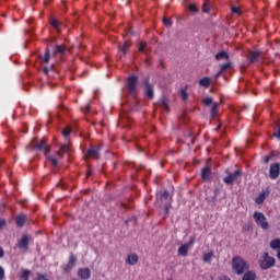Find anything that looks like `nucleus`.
<instances>
[{
  "mask_svg": "<svg viewBox=\"0 0 280 280\" xmlns=\"http://www.w3.org/2000/svg\"><path fill=\"white\" fill-rule=\"evenodd\" d=\"M158 106H160V108H163L167 113L170 110V101L167 100V97L163 96L160 102H158Z\"/></svg>",
  "mask_w": 280,
  "mask_h": 280,
  "instance_id": "obj_17",
  "label": "nucleus"
},
{
  "mask_svg": "<svg viewBox=\"0 0 280 280\" xmlns=\"http://www.w3.org/2000/svg\"><path fill=\"white\" fill-rule=\"evenodd\" d=\"M78 277L82 280L91 279V269L89 268H80L78 270Z\"/></svg>",
  "mask_w": 280,
  "mask_h": 280,
  "instance_id": "obj_14",
  "label": "nucleus"
},
{
  "mask_svg": "<svg viewBox=\"0 0 280 280\" xmlns=\"http://www.w3.org/2000/svg\"><path fill=\"white\" fill-rule=\"evenodd\" d=\"M219 128H220V125L217 127V130H219Z\"/></svg>",
  "mask_w": 280,
  "mask_h": 280,
  "instance_id": "obj_60",
  "label": "nucleus"
},
{
  "mask_svg": "<svg viewBox=\"0 0 280 280\" xmlns=\"http://www.w3.org/2000/svg\"><path fill=\"white\" fill-rule=\"evenodd\" d=\"M50 162L52 165H58V160H56V158H50Z\"/></svg>",
  "mask_w": 280,
  "mask_h": 280,
  "instance_id": "obj_46",
  "label": "nucleus"
},
{
  "mask_svg": "<svg viewBox=\"0 0 280 280\" xmlns=\"http://www.w3.org/2000/svg\"><path fill=\"white\" fill-rule=\"evenodd\" d=\"M170 209H172V203L164 205V213L165 215H170Z\"/></svg>",
  "mask_w": 280,
  "mask_h": 280,
  "instance_id": "obj_38",
  "label": "nucleus"
},
{
  "mask_svg": "<svg viewBox=\"0 0 280 280\" xmlns=\"http://www.w3.org/2000/svg\"><path fill=\"white\" fill-rule=\"evenodd\" d=\"M270 248H272V250L280 249V238H275L273 241H271Z\"/></svg>",
  "mask_w": 280,
  "mask_h": 280,
  "instance_id": "obj_25",
  "label": "nucleus"
},
{
  "mask_svg": "<svg viewBox=\"0 0 280 280\" xmlns=\"http://www.w3.org/2000/svg\"><path fill=\"white\" fill-rule=\"evenodd\" d=\"M50 25H52V27H55V30H58V27H60V22H58V20L54 19L50 22Z\"/></svg>",
  "mask_w": 280,
  "mask_h": 280,
  "instance_id": "obj_39",
  "label": "nucleus"
},
{
  "mask_svg": "<svg viewBox=\"0 0 280 280\" xmlns=\"http://www.w3.org/2000/svg\"><path fill=\"white\" fill-rule=\"evenodd\" d=\"M201 178L203 180H209V178H211V167L206 166L201 170Z\"/></svg>",
  "mask_w": 280,
  "mask_h": 280,
  "instance_id": "obj_20",
  "label": "nucleus"
},
{
  "mask_svg": "<svg viewBox=\"0 0 280 280\" xmlns=\"http://www.w3.org/2000/svg\"><path fill=\"white\" fill-rule=\"evenodd\" d=\"M241 176L242 168H237L236 171L229 173L228 176L223 178V183H225V185H233Z\"/></svg>",
  "mask_w": 280,
  "mask_h": 280,
  "instance_id": "obj_7",
  "label": "nucleus"
},
{
  "mask_svg": "<svg viewBox=\"0 0 280 280\" xmlns=\"http://www.w3.org/2000/svg\"><path fill=\"white\" fill-rule=\"evenodd\" d=\"M5 279V269H3V267L0 266V280Z\"/></svg>",
  "mask_w": 280,
  "mask_h": 280,
  "instance_id": "obj_41",
  "label": "nucleus"
},
{
  "mask_svg": "<svg viewBox=\"0 0 280 280\" xmlns=\"http://www.w3.org/2000/svg\"><path fill=\"white\" fill-rule=\"evenodd\" d=\"M145 49H148V44L141 42L139 45V51H141V54H145Z\"/></svg>",
  "mask_w": 280,
  "mask_h": 280,
  "instance_id": "obj_34",
  "label": "nucleus"
},
{
  "mask_svg": "<svg viewBox=\"0 0 280 280\" xmlns=\"http://www.w3.org/2000/svg\"><path fill=\"white\" fill-rule=\"evenodd\" d=\"M188 10H189V12H191V14H198V12H199L198 5H196V4H188Z\"/></svg>",
  "mask_w": 280,
  "mask_h": 280,
  "instance_id": "obj_32",
  "label": "nucleus"
},
{
  "mask_svg": "<svg viewBox=\"0 0 280 280\" xmlns=\"http://www.w3.org/2000/svg\"><path fill=\"white\" fill-rule=\"evenodd\" d=\"M259 58H261V51H259V50L249 51V54L247 55V60H248L249 65L258 62Z\"/></svg>",
  "mask_w": 280,
  "mask_h": 280,
  "instance_id": "obj_12",
  "label": "nucleus"
},
{
  "mask_svg": "<svg viewBox=\"0 0 280 280\" xmlns=\"http://www.w3.org/2000/svg\"><path fill=\"white\" fill-rule=\"evenodd\" d=\"M279 176H280V163L277 162V163L270 164L269 178H271V180H277Z\"/></svg>",
  "mask_w": 280,
  "mask_h": 280,
  "instance_id": "obj_9",
  "label": "nucleus"
},
{
  "mask_svg": "<svg viewBox=\"0 0 280 280\" xmlns=\"http://www.w3.org/2000/svg\"><path fill=\"white\" fill-rule=\"evenodd\" d=\"M138 262H139V256L135 253L129 254L126 258V264H128V266H137Z\"/></svg>",
  "mask_w": 280,
  "mask_h": 280,
  "instance_id": "obj_16",
  "label": "nucleus"
},
{
  "mask_svg": "<svg viewBox=\"0 0 280 280\" xmlns=\"http://www.w3.org/2000/svg\"><path fill=\"white\" fill-rule=\"evenodd\" d=\"M5 255V252H3V247H0V259L3 258Z\"/></svg>",
  "mask_w": 280,
  "mask_h": 280,
  "instance_id": "obj_49",
  "label": "nucleus"
},
{
  "mask_svg": "<svg viewBox=\"0 0 280 280\" xmlns=\"http://www.w3.org/2000/svg\"><path fill=\"white\" fill-rule=\"evenodd\" d=\"M69 135H71V127H67L62 130V137H65V139H68Z\"/></svg>",
  "mask_w": 280,
  "mask_h": 280,
  "instance_id": "obj_35",
  "label": "nucleus"
},
{
  "mask_svg": "<svg viewBox=\"0 0 280 280\" xmlns=\"http://www.w3.org/2000/svg\"><path fill=\"white\" fill-rule=\"evenodd\" d=\"M267 197H268V194H266V192H260V194L255 198L256 205H264V200H266Z\"/></svg>",
  "mask_w": 280,
  "mask_h": 280,
  "instance_id": "obj_22",
  "label": "nucleus"
},
{
  "mask_svg": "<svg viewBox=\"0 0 280 280\" xmlns=\"http://www.w3.org/2000/svg\"><path fill=\"white\" fill-rule=\"evenodd\" d=\"M194 242H196V238L195 237H190L189 238V242L182 245L179 248H178V255H180L182 257H187L188 253H189V248H191L194 246Z\"/></svg>",
  "mask_w": 280,
  "mask_h": 280,
  "instance_id": "obj_8",
  "label": "nucleus"
},
{
  "mask_svg": "<svg viewBox=\"0 0 280 280\" xmlns=\"http://www.w3.org/2000/svg\"><path fill=\"white\" fill-rule=\"evenodd\" d=\"M273 137H276L277 139H280V125L278 130L273 133Z\"/></svg>",
  "mask_w": 280,
  "mask_h": 280,
  "instance_id": "obj_45",
  "label": "nucleus"
},
{
  "mask_svg": "<svg viewBox=\"0 0 280 280\" xmlns=\"http://www.w3.org/2000/svg\"><path fill=\"white\" fill-rule=\"evenodd\" d=\"M218 106H220V104L213 103V105L211 107V118L212 119H215V115H218Z\"/></svg>",
  "mask_w": 280,
  "mask_h": 280,
  "instance_id": "obj_29",
  "label": "nucleus"
},
{
  "mask_svg": "<svg viewBox=\"0 0 280 280\" xmlns=\"http://www.w3.org/2000/svg\"><path fill=\"white\" fill-rule=\"evenodd\" d=\"M254 220L258 226H260L264 231H268L270 229V224L266 220V215L261 212H254Z\"/></svg>",
  "mask_w": 280,
  "mask_h": 280,
  "instance_id": "obj_6",
  "label": "nucleus"
},
{
  "mask_svg": "<svg viewBox=\"0 0 280 280\" xmlns=\"http://www.w3.org/2000/svg\"><path fill=\"white\" fill-rule=\"evenodd\" d=\"M139 86V77L137 74H131L127 78V88L129 95H135L137 93V88Z\"/></svg>",
  "mask_w": 280,
  "mask_h": 280,
  "instance_id": "obj_5",
  "label": "nucleus"
},
{
  "mask_svg": "<svg viewBox=\"0 0 280 280\" xmlns=\"http://www.w3.org/2000/svg\"><path fill=\"white\" fill-rule=\"evenodd\" d=\"M250 229H253V225H247V231H250Z\"/></svg>",
  "mask_w": 280,
  "mask_h": 280,
  "instance_id": "obj_55",
  "label": "nucleus"
},
{
  "mask_svg": "<svg viewBox=\"0 0 280 280\" xmlns=\"http://www.w3.org/2000/svg\"><path fill=\"white\" fill-rule=\"evenodd\" d=\"M77 262H78V258L73 254H71L69 261L65 268V272H71V269H73L75 267Z\"/></svg>",
  "mask_w": 280,
  "mask_h": 280,
  "instance_id": "obj_13",
  "label": "nucleus"
},
{
  "mask_svg": "<svg viewBox=\"0 0 280 280\" xmlns=\"http://www.w3.org/2000/svg\"><path fill=\"white\" fill-rule=\"evenodd\" d=\"M130 222H137V219H131Z\"/></svg>",
  "mask_w": 280,
  "mask_h": 280,
  "instance_id": "obj_57",
  "label": "nucleus"
},
{
  "mask_svg": "<svg viewBox=\"0 0 280 280\" xmlns=\"http://www.w3.org/2000/svg\"><path fill=\"white\" fill-rule=\"evenodd\" d=\"M118 50L121 51L124 54V56H126V54H128V51L130 50V45H128L127 42H125L122 46H121V44H119Z\"/></svg>",
  "mask_w": 280,
  "mask_h": 280,
  "instance_id": "obj_23",
  "label": "nucleus"
},
{
  "mask_svg": "<svg viewBox=\"0 0 280 280\" xmlns=\"http://www.w3.org/2000/svg\"><path fill=\"white\" fill-rule=\"evenodd\" d=\"M233 67V62L228 61L226 63L221 65V69L219 70L221 73H224V71H229Z\"/></svg>",
  "mask_w": 280,
  "mask_h": 280,
  "instance_id": "obj_26",
  "label": "nucleus"
},
{
  "mask_svg": "<svg viewBox=\"0 0 280 280\" xmlns=\"http://www.w3.org/2000/svg\"><path fill=\"white\" fill-rule=\"evenodd\" d=\"M219 75H222L221 70H219V72L217 74H214V80H218Z\"/></svg>",
  "mask_w": 280,
  "mask_h": 280,
  "instance_id": "obj_52",
  "label": "nucleus"
},
{
  "mask_svg": "<svg viewBox=\"0 0 280 280\" xmlns=\"http://www.w3.org/2000/svg\"><path fill=\"white\" fill-rule=\"evenodd\" d=\"M211 10V3H209V0H203L202 4V12L207 13Z\"/></svg>",
  "mask_w": 280,
  "mask_h": 280,
  "instance_id": "obj_30",
  "label": "nucleus"
},
{
  "mask_svg": "<svg viewBox=\"0 0 280 280\" xmlns=\"http://www.w3.org/2000/svg\"><path fill=\"white\" fill-rule=\"evenodd\" d=\"M168 154H174V151H168Z\"/></svg>",
  "mask_w": 280,
  "mask_h": 280,
  "instance_id": "obj_59",
  "label": "nucleus"
},
{
  "mask_svg": "<svg viewBox=\"0 0 280 280\" xmlns=\"http://www.w3.org/2000/svg\"><path fill=\"white\" fill-rule=\"evenodd\" d=\"M202 259L205 264H211V259H213V252L205 254Z\"/></svg>",
  "mask_w": 280,
  "mask_h": 280,
  "instance_id": "obj_27",
  "label": "nucleus"
},
{
  "mask_svg": "<svg viewBox=\"0 0 280 280\" xmlns=\"http://www.w3.org/2000/svg\"><path fill=\"white\" fill-rule=\"evenodd\" d=\"M257 279V275L255 271H246L243 276V280H255Z\"/></svg>",
  "mask_w": 280,
  "mask_h": 280,
  "instance_id": "obj_24",
  "label": "nucleus"
},
{
  "mask_svg": "<svg viewBox=\"0 0 280 280\" xmlns=\"http://www.w3.org/2000/svg\"><path fill=\"white\" fill-rule=\"evenodd\" d=\"M49 58H51V52L49 51V48H46L43 62H45V65L49 63Z\"/></svg>",
  "mask_w": 280,
  "mask_h": 280,
  "instance_id": "obj_31",
  "label": "nucleus"
},
{
  "mask_svg": "<svg viewBox=\"0 0 280 280\" xmlns=\"http://www.w3.org/2000/svg\"><path fill=\"white\" fill-rule=\"evenodd\" d=\"M209 84H211V79H209L207 77L199 80V85L205 86V89H207V86H209Z\"/></svg>",
  "mask_w": 280,
  "mask_h": 280,
  "instance_id": "obj_28",
  "label": "nucleus"
},
{
  "mask_svg": "<svg viewBox=\"0 0 280 280\" xmlns=\"http://www.w3.org/2000/svg\"><path fill=\"white\" fill-rule=\"evenodd\" d=\"M172 202H173V198L170 195V191L164 190L162 194L158 196V199L155 201V207H158V209H161L163 205H172Z\"/></svg>",
  "mask_w": 280,
  "mask_h": 280,
  "instance_id": "obj_4",
  "label": "nucleus"
},
{
  "mask_svg": "<svg viewBox=\"0 0 280 280\" xmlns=\"http://www.w3.org/2000/svg\"><path fill=\"white\" fill-rule=\"evenodd\" d=\"M232 268L236 275H244V272L248 271V262L244 260L241 256H235L232 259Z\"/></svg>",
  "mask_w": 280,
  "mask_h": 280,
  "instance_id": "obj_1",
  "label": "nucleus"
},
{
  "mask_svg": "<svg viewBox=\"0 0 280 280\" xmlns=\"http://www.w3.org/2000/svg\"><path fill=\"white\" fill-rule=\"evenodd\" d=\"M144 94L147 95V97H149V100H153L154 98V86H152V84L150 83V79H145L144 80Z\"/></svg>",
  "mask_w": 280,
  "mask_h": 280,
  "instance_id": "obj_10",
  "label": "nucleus"
},
{
  "mask_svg": "<svg viewBox=\"0 0 280 280\" xmlns=\"http://www.w3.org/2000/svg\"><path fill=\"white\" fill-rule=\"evenodd\" d=\"M277 257L280 260V250H278Z\"/></svg>",
  "mask_w": 280,
  "mask_h": 280,
  "instance_id": "obj_56",
  "label": "nucleus"
},
{
  "mask_svg": "<svg viewBox=\"0 0 280 280\" xmlns=\"http://www.w3.org/2000/svg\"><path fill=\"white\" fill-rule=\"evenodd\" d=\"M43 71H44L45 75H48V74H49V68L44 67Z\"/></svg>",
  "mask_w": 280,
  "mask_h": 280,
  "instance_id": "obj_50",
  "label": "nucleus"
},
{
  "mask_svg": "<svg viewBox=\"0 0 280 280\" xmlns=\"http://www.w3.org/2000/svg\"><path fill=\"white\" fill-rule=\"evenodd\" d=\"M93 174V171L90 168H88V172H86V178H89V176H91Z\"/></svg>",
  "mask_w": 280,
  "mask_h": 280,
  "instance_id": "obj_47",
  "label": "nucleus"
},
{
  "mask_svg": "<svg viewBox=\"0 0 280 280\" xmlns=\"http://www.w3.org/2000/svg\"><path fill=\"white\" fill-rule=\"evenodd\" d=\"M60 151L61 152H68L69 151V144H67V143L62 144L61 148H60Z\"/></svg>",
  "mask_w": 280,
  "mask_h": 280,
  "instance_id": "obj_43",
  "label": "nucleus"
},
{
  "mask_svg": "<svg viewBox=\"0 0 280 280\" xmlns=\"http://www.w3.org/2000/svg\"><path fill=\"white\" fill-rule=\"evenodd\" d=\"M180 97L184 102H187V100H189V94H187V90L186 89H182L180 90Z\"/></svg>",
  "mask_w": 280,
  "mask_h": 280,
  "instance_id": "obj_33",
  "label": "nucleus"
},
{
  "mask_svg": "<svg viewBox=\"0 0 280 280\" xmlns=\"http://www.w3.org/2000/svg\"><path fill=\"white\" fill-rule=\"evenodd\" d=\"M269 162H270V158H266L265 163H269Z\"/></svg>",
  "mask_w": 280,
  "mask_h": 280,
  "instance_id": "obj_54",
  "label": "nucleus"
},
{
  "mask_svg": "<svg viewBox=\"0 0 280 280\" xmlns=\"http://www.w3.org/2000/svg\"><path fill=\"white\" fill-rule=\"evenodd\" d=\"M39 58H43V56H42V55H39Z\"/></svg>",
  "mask_w": 280,
  "mask_h": 280,
  "instance_id": "obj_61",
  "label": "nucleus"
},
{
  "mask_svg": "<svg viewBox=\"0 0 280 280\" xmlns=\"http://www.w3.org/2000/svg\"><path fill=\"white\" fill-rule=\"evenodd\" d=\"M122 207H125V208H126V205H122Z\"/></svg>",
  "mask_w": 280,
  "mask_h": 280,
  "instance_id": "obj_62",
  "label": "nucleus"
},
{
  "mask_svg": "<svg viewBox=\"0 0 280 280\" xmlns=\"http://www.w3.org/2000/svg\"><path fill=\"white\" fill-rule=\"evenodd\" d=\"M202 104H205V106H211L213 104V98L206 97L203 98Z\"/></svg>",
  "mask_w": 280,
  "mask_h": 280,
  "instance_id": "obj_37",
  "label": "nucleus"
},
{
  "mask_svg": "<svg viewBox=\"0 0 280 280\" xmlns=\"http://www.w3.org/2000/svg\"><path fill=\"white\" fill-rule=\"evenodd\" d=\"M219 280H231V278H229L228 276H221Z\"/></svg>",
  "mask_w": 280,
  "mask_h": 280,
  "instance_id": "obj_51",
  "label": "nucleus"
},
{
  "mask_svg": "<svg viewBox=\"0 0 280 280\" xmlns=\"http://www.w3.org/2000/svg\"><path fill=\"white\" fill-rule=\"evenodd\" d=\"M30 275H31V271L25 269L22 275H21V279H24V280H30Z\"/></svg>",
  "mask_w": 280,
  "mask_h": 280,
  "instance_id": "obj_36",
  "label": "nucleus"
},
{
  "mask_svg": "<svg viewBox=\"0 0 280 280\" xmlns=\"http://www.w3.org/2000/svg\"><path fill=\"white\" fill-rule=\"evenodd\" d=\"M145 65L150 67V59H145Z\"/></svg>",
  "mask_w": 280,
  "mask_h": 280,
  "instance_id": "obj_53",
  "label": "nucleus"
},
{
  "mask_svg": "<svg viewBox=\"0 0 280 280\" xmlns=\"http://www.w3.org/2000/svg\"><path fill=\"white\" fill-rule=\"evenodd\" d=\"M275 264H277L275 257L270 256L268 252H265L262 254V260L260 261L259 265L261 270H270V268H275Z\"/></svg>",
  "mask_w": 280,
  "mask_h": 280,
  "instance_id": "obj_3",
  "label": "nucleus"
},
{
  "mask_svg": "<svg viewBox=\"0 0 280 280\" xmlns=\"http://www.w3.org/2000/svg\"><path fill=\"white\" fill-rule=\"evenodd\" d=\"M25 222H27V215H25V214H19L15 218L16 226H19L20 229L25 226Z\"/></svg>",
  "mask_w": 280,
  "mask_h": 280,
  "instance_id": "obj_18",
  "label": "nucleus"
},
{
  "mask_svg": "<svg viewBox=\"0 0 280 280\" xmlns=\"http://www.w3.org/2000/svg\"><path fill=\"white\" fill-rule=\"evenodd\" d=\"M100 147H93L91 145L90 149L88 150V156L91 159H100Z\"/></svg>",
  "mask_w": 280,
  "mask_h": 280,
  "instance_id": "obj_15",
  "label": "nucleus"
},
{
  "mask_svg": "<svg viewBox=\"0 0 280 280\" xmlns=\"http://www.w3.org/2000/svg\"><path fill=\"white\" fill-rule=\"evenodd\" d=\"M36 141H38V138H34L32 142L26 147V150H39L40 152H45L46 155L49 154V152H51V148L47 147L45 140H42L39 143L34 145Z\"/></svg>",
  "mask_w": 280,
  "mask_h": 280,
  "instance_id": "obj_2",
  "label": "nucleus"
},
{
  "mask_svg": "<svg viewBox=\"0 0 280 280\" xmlns=\"http://www.w3.org/2000/svg\"><path fill=\"white\" fill-rule=\"evenodd\" d=\"M163 24L165 25V27H170L172 25V20L163 18Z\"/></svg>",
  "mask_w": 280,
  "mask_h": 280,
  "instance_id": "obj_40",
  "label": "nucleus"
},
{
  "mask_svg": "<svg viewBox=\"0 0 280 280\" xmlns=\"http://www.w3.org/2000/svg\"><path fill=\"white\" fill-rule=\"evenodd\" d=\"M81 110L84 113V115H86V113H89V112L91 110V105L88 104V105L85 106V108L82 107Z\"/></svg>",
  "mask_w": 280,
  "mask_h": 280,
  "instance_id": "obj_42",
  "label": "nucleus"
},
{
  "mask_svg": "<svg viewBox=\"0 0 280 280\" xmlns=\"http://www.w3.org/2000/svg\"><path fill=\"white\" fill-rule=\"evenodd\" d=\"M231 10H232L233 14H240V9L238 8L232 7Z\"/></svg>",
  "mask_w": 280,
  "mask_h": 280,
  "instance_id": "obj_44",
  "label": "nucleus"
},
{
  "mask_svg": "<svg viewBox=\"0 0 280 280\" xmlns=\"http://www.w3.org/2000/svg\"><path fill=\"white\" fill-rule=\"evenodd\" d=\"M5 226V220H0V231Z\"/></svg>",
  "mask_w": 280,
  "mask_h": 280,
  "instance_id": "obj_48",
  "label": "nucleus"
},
{
  "mask_svg": "<svg viewBox=\"0 0 280 280\" xmlns=\"http://www.w3.org/2000/svg\"><path fill=\"white\" fill-rule=\"evenodd\" d=\"M18 248L21 250H27L30 248V235L24 234L22 238L18 242Z\"/></svg>",
  "mask_w": 280,
  "mask_h": 280,
  "instance_id": "obj_11",
  "label": "nucleus"
},
{
  "mask_svg": "<svg viewBox=\"0 0 280 280\" xmlns=\"http://www.w3.org/2000/svg\"><path fill=\"white\" fill-rule=\"evenodd\" d=\"M230 58L231 57L229 56V52H226L224 50H222L215 55V60H226L229 62Z\"/></svg>",
  "mask_w": 280,
  "mask_h": 280,
  "instance_id": "obj_21",
  "label": "nucleus"
},
{
  "mask_svg": "<svg viewBox=\"0 0 280 280\" xmlns=\"http://www.w3.org/2000/svg\"><path fill=\"white\" fill-rule=\"evenodd\" d=\"M58 156L62 158V155H60V151L57 152Z\"/></svg>",
  "mask_w": 280,
  "mask_h": 280,
  "instance_id": "obj_58",
  "label": "nucleus"
},
{
  "mask_svg": "<svg viewBox=\"0 0 280 280\" xmlns=\"http://www.w3.org/2000/svg\"><path fill=\"white\" fill-rule=\"evenodd\" d=\"M67 54V46L65 45H56L54 56H65Z\"/></svg>",
  "mask_w": 280,
  "mask_h": 280,
  "instance_id": "obj_19",
  "label": "nucleus"
}]
</instances>
